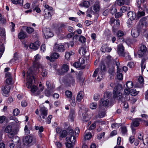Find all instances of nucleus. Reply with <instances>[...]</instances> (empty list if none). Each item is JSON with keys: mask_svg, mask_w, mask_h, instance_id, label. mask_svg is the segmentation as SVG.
Wrapping results in <instances>:
<instances>
[{"mask_svg": "<svg viewBox=\"0 0 148 148\" xmlns=\"http://www.w3.org/2000/svg\"><path fill=\"white\" fill-rule=\"evenodd\" d=\"M24 142L25 144L28 145L32 143H36V141L35 138H33L32 136L28 135L25 137Z\"/></svg>", "mask_w": 148, "mask_h": 148, "instance_id": "9", "label": "nucleus"}, {"mask_svg": "<svg viewBox=\"0 0 148 148\" xmlns=\"http://www.w3.org/2000/svg\"><path fill=\"white\" fill-rule=\"evenodd\" d=\"M40 45L39 42L36 41L34 43H32L30 44V48L34 50H36L38 49Z\"/></svg>", "mask_w": 148, "mask_h": 148, "instance_id": "20", "label": "nucleus"}, {"mask_svg": "<svg viewBox=\"0 0 148 148\" xmlns=\"http://www.w3.org/2000/svg\"><path fill=\"white\" fill-rule=\"evenodd\" d=\"M117 53L119 56H123L125 53H124V47L122 44H119V45Z\"/></svg>", "mask_w": 148, "mask_h": 148, "instance_id": "18", "label": "nucleus"}, {"mask_svg": "<svg viewBox=\"0 0 148 148\" xmlns=\"http://www.w3.org/2000/svg\"><path fill=\"white\" fill-rule=\"evenodd\" d=\"M131 34L133 37L136 38L139 34V31L137 28H133L131 31Z\"/></svg>", "mask_w": 148, "mask_h": 148, "instance_id": "21", "label": "nucleus"}, {"mask_svg": "<svg viewBox=\"0 0 148 148\" xmlns=\"http://www.w3.org/2000/svg\"><path fill=\"white\" fill-rule=\"evenodd\" d=\"M130 10V8L129 7L123 6L121 9V10L123 12H125Z\"/></svg>", "mask_w": 148, "mask_h": 148, "instance_id": "50", "label": "nucleus"}, {"mask_svg": "<svg viewBox=\"0 0 148 148\" xmlns=\"http://www.w3.org/2000/svg\"><path fill=\"white\" fill-rule=\"evenodd\" d=\"M127 26L129 27L133 26L136 23V21L134 20H131L129 19L127 22Z\"/></svg>", "mask_w": 148, "mask_h": 148, "instance_id": "29", "label": "nucleus"}, {"mask_svg": "<svg viewBox=\"0 0 148 148\" xmlns=\"http://www.w3.org/2000/svg\"><path fill=\"white\" fill-rule=\"evenodd\" d=\"M89 2L87 1H84L79 4V6L81 7H84L88 8L89 5Z\"/></svg>", "mask_w": 148, "mask_h": 148, "instance_id": "35", "label": "nucleus"}, {"mask_svg": "<svg viewBox=\"0 0 148 148\" xmlns=\"http://www.w3.org/2000/svg\"><path fill=\"white\" fill-rule=\"evenodd\" d=\"M100 8V4L98 2H96L92 7L91 14H98L99 12Z\"/></svg>", "mask_w": 148, "mask_h": 148, "instance_id": "7", "label": "nucleus"}, {"mask_svg": "<svg viewBox=\"0 0 148 148\" xmlns=\"http://www.w3.org/2000/svg\"><path fill=\"white\" fill-rule=\"evenodd\" d=\"M108 72L109 74L112 75V76H113L115 74L114 72V68L112 66L109 67L108 71Z\"/></svg>", "mask_w": 148, "mask_h": 148, "instance_id": "40", "label": "nucleus"}, {"mask_svg": "<svg viewBox=\"0 0 148 148\" xmlns=\"http://www.w3.org/2000/svg\"><path fill=\"white\" fill-rule=\"evenodd\" d=\"M53 49L55 51L62 52L64 51L65 48L64 45H63L56 44L54 45Z\"/></svg>", "mask_w": 148, "mask_h": 148, "instance_id": "12", "label": "nucleus"}, {"mask_svg": "<svg viewBox=\"0 0 148 148\" xmlns=\"http://www.w3.org/2000/svg\"><path fill=\"white\" fill-rule=\"evenodd\" d=\"M73 66L76 68H81V69H84V67L83 66H81L80 63L78 62L74 63L73 64Z\"/></svg>", "mask_w": 148, "mask_h": 148, "instance_id": "46", "label": "nucleus"}, {"mask_svg": "<svg viewBox=\"0 0 148 148\" xmlns=\"http://www.w3.org/2000/svg\"><path fill=\"white\" fill-rule=\"evenodd\" d=\"M42 32L46 38H48L53 36V34L49 28H44L42 29Z\"/></svg>", "mask_w": 148, "mask_h": 148, "instance_id": "10", "label": "nucleus"}, {"mask_svg": "<svg viewBox=\"0 0 148 148\" xmlns=\"http://www.w3.org/2000/svg\"><path fill=\"white\" fill-rule=\"evenodd\" d=\"M83 92L82 91H80L78 93L77 97V100L79 102L81 101V100L83 98Z\"/></svg>", "mask_w": 148, "mask_h": 148, "instance_id": "27", "label": "nucleus"}, {"mask_svg": "<svg viewBox=\"0 0 148 148\" xmlns=\"http://www.w3.org/2000/svg\"><path fill=\"white\" fill-rule=\"evenodd\" d=\"M74 54V52L73 51L66 52L65 56V58L67 60L69 59L70 56L73 55Z\"/></svg>", "mask_w": 148, "mask_h": 148, "instance_id": "30", "label": "nucleus"}, {"mask_svg": "<svg viewBox=\"0 0 148 148\" xmlns=\"http://www.w3.org/2000/svg\"><path fill=\"white\" fill-rule=\"evenodd\" d=\"M100 97V95L98 94H95L94 95L93 99H94L95 101L98 100L99 99Z\"/></svg>", "mask_w": 148, "mask_h": 148, "instance_id": "64", "label": "nucleus"}, {"mask_svg": "<svg viewBox=\"0 0 148 148\" xmlns=\"http://www.w3.org/2000/svg\"><path fill=\"white\" fill-rule=\"evenodd\" d=\"M36 74V73H34L33 69L31 68L29 69L27 71V86L28 88H31V91L32 94L35 96L39 95L40 92L42 91L44 89V87L41 84H39V87L38 90L37 87L36 86H32V84L35 82L34 75Z\"/></svg>", "mask_w": 148, "mask_h": 148, "instance_id": "1", "label": "nucleus"}, {"mask_svg": "<svg viewBox=\"0 0 148 148\" xmlns=\"http://www.w3.org/2000/svg\"><path fill=\"white\" fill-rule=\"evenodd\" d=\"M111 50V47H107L106 45H103L101 49V51L103 52H109Z\"/></svg>", "mask_w": 148, "mask_h": 148, "instance_id": "24", "label": "nucleus"}, {"mask_svg": "<svg viewBox=\"0 0 148 148\" xmlns=\"http://www.w3.org/2000/svg\"><path fill=\"white\" fill-rule=\"evenodd\" d=\"M65 94L69 98H71L72 95V92L71 91L69 90L66 91Z\"/></svg>", "mask_w": 148, "mask_h": 148, "instance_id": "54", "label": "nucleus"}, {"mask_svg": "<svg viewBox=\"0 0 148 148\" xmlns=\"http://www.w3.org/2000/svg\"><path fill=\"white\" fill-rule=\"evenodd\" d=\"M12 139V141H13L15 144L19 143L20 140V138L18 136L13 137Z\"/></svg>", "mask_w": 148, "mask_h": 148, "instance_id": "39", "label": "nucleus"}, {"mask_svg": "<svg viewBox=\"0 0 148 148\" xmlns=\"http://www.w3.org/2000/svg\"><path fill=\"white\" fill-rule=\"evenodd\" d=\"M117 5L119 6H122L125 4V3L124 0H117Z\"/></svg>", "mask_w": 148, "mask_h": 148, "instance_id": "51", "label": "nucleus"}, {"mask_svg": "<svg viewBox=\"0 0 148 148\" xmlns=\"http://www.w3.org/2000/svg\"><path fill=\"white\" fill-rule=\"evenodd\" d=\"M27 36V34L26 33L22 31H21L19 33L18 35V37L20 39H23Z\"/></svg>", "mask_w": 148, "mask_h": 148, "instance_id": "28", "label": "nucleus"}, {"mask_svg": "<svg viewBox=\"0 0 148 148\" xmlns=\"http://www.w3.org/2000/svg\"><path fill=\"white\" fill-rule=\"evenodd\" d=\"M130 93H132V95L136 96L138 94V92L135 89H133L131 90Z\"/></svg>", "mask_w": 148, "mask_h": 148, "instance_id": "59", "label": "nucleus"}, {"mask_svg": "<svg viewBox=\"0 0 148 148\" xmlns=\"http://www.w3.org/2000/svg\"><path fill=\"white\" fill-rule=\"evenodd\" d=\"M101 71L102 72L106 71V68L105 65L103 64H101Z\"/></svg>", "mask_w": 148, "mask_h": 148, "instance_id": "58", "label": "nucleus"}, {"mask_svg": "<svg viewBox=\"0 0 148 148\" xmlns=\"http://www.w3.org/2000/svg\"><path fill=\"white\" fill-rule=\"evenodd\" d=\"M122 87L121 85L118 84L116 86L113 91V97L117 99L119 102H123L130 99V97L128 95L131 92L130 88H125L124 89V93L126 95L124 97L122 96L121 93Z\"/></svg>", "mask_w": 148, "mask_h": 148, "instance_id": "2", "label": "nucleus"}, {"mask_svg": "<svg viewBox=\"0 0 148 148\" xmlns=\"http://www.w3.org/2000/svg\"><path fill=\"white\" fill-rule=\"evenodd\" d=\"M68 132H67L65 130H63L60 133V137L62 138H63L65 137L66 135L67 136Z\"/></svg>", "mask_w": 148, "mask_h": 148, "instance_id": "49", "label": "nucleus"}, {"mask_svg": "<svg viewBox=\"0 0 148 148\" xmlns=\"http://www.w3.org/2000/svg\"><path fill=\"white\" fill-rule=\"evenodd\" d=\"M110 12L112 14H115L117 12V9L114 6H112L110 9Z\"/></svg>", "mask_w": 148, "mask_h": 148, "instance_id": "44", "label": "nucleus"}, {"mask_svg": "<svg viewBox=\"0 0 148 148\" xmlns=\"http://www.w3.org/2000/svg\"><path fill=\"white\" fill-rule=\"evenodd\" d=\"M126 86L128 88H132L133 86V84L132 82L130 81H128L126 83Z\"/></svg>", "mask_w": 148, "mask_h": 148, "instance_id": "43", "label": "nucleus"}, {"mask_svg": "<svg viewBox=\"0 0 148 148\" xmlns=\"http://www.w3.org/2000/svg\"><path fill=\"white\" fill-rule=\"evenodd\" d=\"M146 24V21L145 18H143L140 20V24L142 26V28H143L144 27H145Z\"/></svg>", "mask_w": 148, "mask_h": 148, "instance_id": "37", "label": "nucleus"}, {"mask_svg": "<svg viewBox=\"0 0 148 148\" xmlns=\"http://www.w3.org/2000/svg\"><path fill=\"white\" fill-rule=\"evenodd\" d=\"M69 67L68 65L67 64H64L62 66V73L64 72H67L68 70H69ZM62 74L61 73L60 74Z\"/></svg>", "mask_w": 148, "mask_h": 148, "instance_id": "31", "label": "nucleus"}, {"mask_svg": "<svg viewBox=\"0 0 148 148\" xmlns=\"http://www.w3.org/2000/svg\"><path fill=\"white\" fill-rule=\"evenodd\" d=\"M53 88H51L50 89L49 88L46 89L45 91V94L46 96L47 97L50 96L51 94L53 92Z\"/></svg>", "mask_w": 148, "mask_h": 148, "instance_id": "26", "label": "nucleus"}, {"mask_svg": "<svg viewBox=\"0 0 148 148\" xmlns=\"http://www.w3.org/2000/svg\"><path fill=\"white\" fill-rule=\"evenodd\" d=\"M74 144H71L69 143H66V146L67 148H73V146L74 145Z\"/></svg>", "mask_w": 148, "mask_h": 148, "instance_id": "57", "label": "nucleus"}, {"mask_svg": "<svg viewBox=\"0 0 148 148\" xmlns=\"http://www.w3.org/2000/svg\"><path fill=\"white\" fill-rule=\"evenodd\" d=\"M34 29L30 27H27L26 31L28 34H31L34 32Z\"/></svg>", "mask_w": 148, "mask_h": 148, "instance_id": "53", "label": "nucleus"}, {"mask_svg": "<svg viewBox=\"0 0 148 148\" xmlns=\"http://www.w3.org/2000/svg\"><path fill=\"white\" fill-rule=\"evenodd\" d=\"M41 68V75L43 77H45L47 75L48 72V70L44 68Z\"/></svg>", "mask_w": 148, "mask_h": 148, "instance_id": "34", "label": "nucleus"}, {"mask_svg": "<svg viewBox=\"0 0 148 148\" xmlns=\"http://www.w3.org/2000/svg\"><path fill=\"white\" fill-rule=\"evenodd\" d=\"M97 106V105L96 103L95 102H92L90 104V108L92 109H96Z\"/></svg>", "mask_w": 148, "mask_h": 148, "instance_id": "47", "label": "nucleus"}, {"mask_svg": "<svg viewBox=\"0 0 148 148\" xmlns=\"http://www.w3.org/2000/svg\"><path fill=\"white\" fill-rule=\"evenodd\" d=\"M103 72L101 71V73H99L98 74V76L97 79L99 80H100L103 78Z\"/></svg>", "mask_w": 148, "mask_h": 148, "instance_id": "60", "label": "nucleus"}, {"mask_svg": "<svg viewBox=\"0 0 148 148\" xmlns=\"http://www.w3.org/2000/svg\"><path fill=\"white\" fill-rule=\"evenodd\" d=\"M147 49L146 46L143 45H140L139 49L138 52V54L140 57L144 56L147 54Z\"/></svg>", "mask_w": 148, "mask_h": 148, "instance_id": "8", "label": "nucleus"}, {"mask_svg": "<svg viewBox=\"0 0 148 148\" xmlns=\"http://www.w3.org/2000/svg\"><path fill=\"white\" fill-rule=\"evenodd\" d=\"M41 115L42 116L43 119H45V116L47 115V108L44 107H41L40 110Z\"/></svg>", "mask_w": 148, "mask_h": 148, "instance_id": "19", "label": "nucleus"}, {"mask_svg": "<svg viewBox=\"0 0 148 148\" xmlns=\"http://www.w3.org/2000/svg\"><path fill=\"white\" fill-rule=\"evenodd\" d=\"M11 1L13 4H18L21 6H23V0H11Z\"/></svg>", "mask_w": 148, "mask_h": 148, "instance_id": "32", "label": "nucleus"}, {"mask_svg": "<svg viewBox=\"0 0 148 148\" xmlns=\"http://www.w3.org/2000/svg\"><path fill=\"white\" fill-rule=\"evenodd\" d=\"M13 113L14 116H17L19 113V111L18 109H15L14 110Z\"/></svg>", "mask_w": 148, "mask_h": 148, "instance_id": "63", "label": "nucleus"}, {"mask_svg": "<svg viewBox=\"0 0 148 148\" xmlns=\"http://www.w3.org/2000/svg\"><path fill=\"white\" fill-rule=\"evenodd\" d=\"M142 120L141 119L136 118L135 119L132 121V123L131 124V126L132 130L133 129V127H137L140 125V122Z\"/></svg>", "mask_w": 148, "mask_h": 148, "instance_id": "14", "label": "nucleus"}, {"mask_svg": "<svg viewBox=\"0 0 148 148\" xmlns=\"http://www.w3.org/2000/svg\"><path fill=\"white\" fill-rule=\"evenodd\" d=\"M66 140L68 142H70L74 144L76 141V138L74 135L73 130L70 128L68 129V134Z\"/></svg>", "mask_w": 148, "mask_h": 148, "instance_id": "4", "label": "nucleus"}, {"mask_svg": "<svg viewBox=\"0 0 148 148\" xmlns=\"http://www.w3.org/2000/svg\"><path fill=\"white\" fill-rule=\"evenodd\" d=\"M5 77L6 78V83L7 85L11 84L12 83V76L11 73L9 72H7L5 75Z\"/></svg>", "mask_w": 148, "mask_h": 148, "instance_id": "15", "label": "nucleus"}, {"mask_svg": "<svg viewBox=\"0 0 148 148\" xmlns=\"http://www.w3.org/2000/svg\"><path fill=\"white\" fill-rule=\"evenodd\" d=\"M121 132L122 134L124 135L126 134L127 132V129L125 126H122L121 127Z\"/></svg>", "mask_w": 148, "mask_h": 148, "instance_id": "41", "label": "nucleus"}, {"mask_svg": "<svg viewBox=\"0 0 148 148\" xmlns=\"http://www.w3.org/2000/svg\"><path fill=\"white\" fill-rule=\"evenodd\" d=\"M145 15V12L144 10L142 8H138V12L136 15L138 18H140L141 16H144Z\"/></svg>", "mask_w": 148, "mask_h": 148, "instance_id": "23", "label": "nucleus"}, {"mask_svg": "<svg viewBox=\"0 0 148 148\" xmlns=\"http://www.w3.org/2000/svg\"><path fill=\"white\" fill-rule=\"evenodd\" d=\"M75 115V114L74 110H71L69 115V118L72 121H73Z\"/></svg>", "mask_w": 148, "mask_h": 148, "instance_id": "36", "label": "nucleus"}, {"mask_svg": "<svg viewBox=\"0 0 148 148\" xmlns=\"http://www.w3.org/2000/svg\"><path fill=\"white\" fill-rule=\"evenodd\" d=\"M86 134L84 136V138L86 140H89L91 137V134L90 132H85Z\"/></svg>", "mask_w": 148, "mask_h": 148, "instance_id": "42", "label": "nucleus"}, {"mask_svg": "<svg viewBox=\"0 0 148 148\" xmlns=\"http://www.w3.org/2000/svg\"><path fill=\"white\" fill-rule=\"evenodd\" d=\"M10 87L8 85H6L5 86H3L2 88V93L3 95L7 96L10 92Z\"/></svg>", "mask_w": 148, "mask_h": 148, "instance_id": "13", "label": "nucleus"}, {"mask_svg": "<svg viewBox=\"0 0 148 148\" xmlns=\"http://www.w3.org/2000/svg\"><path fill=\"white\" fill-rule=\"evenodd\" d=\"M5 47L3 44H2V45L1 46V48H0V56L1 57L2 55H3Z\"/></svg>", "mask_w": 148, "mask_h": 148, "instance_id": "55", "label": "nucleus"}, {"mask_svg": "<svg viewBox=\"0 0 148 148\" xmlns=\"http://www.w3.org/2000/svg\"><path fill=\"white\" fill-rule=\"evenodd\" d=\"M19 57L17 53H15L13 56V58L10 61L11 63L14 62L18 60Z\"/></svg>", "mask_w": 148, "mask_h": 148, "instance_id": "33", "label": "nucleus"}, {"mask_svg": "<svg viewBox=\"0 0 148 148\" xmlns=\"http://www.w3.org/2000/svg\"><path fill=\"white\" fill-rule=\"evenodd\" d=\"M115 17L117 18L121 17L122 15V13L121 12H118L115 14Z\"/></svg>", "mask_w": 148, "mask_h": 148, "instance_id": "62", "label": "nucleus"}, {"mask_svg": "<svg viewBox=\"0 0 148 148\" xmlns=\"http://www.w3.org/2000/svg\"><path fill=\"white\" fill-rule=\"evenodd\" d=\"M120 70H119V72L117 73H119L117 75V77L118 79L119 80H121L123 78V75L122 73H120Z\"/></svg>", "mask_w": 148, "mask_h": 148, "instance_id": "56", "label": "nucleus"}, {"mask_svg": "<svg viewBox=\"0 0 148 148\" xmlns=\"http://www.w3.org/2000/svg\"><path fill=\"white\" fill-rule=\"evenodd\" d=\"M112 95V94L110 92H106L104 94V98L108 99L110 98Z\"/></svg>", "mask_w": 148, "mask_h": 148, "instance_id": "45", "label": "nucleus"}, {"mask_svg": "<svg viewBox=\"0 0 148 148\" xmlns=\"http://www.w3.org/2000/svg\"><path fill=\"white\" fill-rule=\"evenodd\" d=\"M86 39L83 36H81L79 38V40L82 43H84L86 41Z\"/></svg>", "mask_w": 148, "mask_h": 148, "instance_id": "61", "label": "nucleus"}, {"mask_svg": "<svg viewBox=\"0 0 148 148\" xmlns=\"http://www.w3.org/2000/svg\"><path fill=\"white\" fill-rule=\"evenodd\" d=\"M125 34L124 33L123 31L121 30L118 31L116 33V35L118 37L123 36H124Z\"/></svg>", "mask_w": 148, "mask_h": 148, "instance_id": "52", "label": "nucleus"}, {"mask_svg": "<svg viewBox=\"0 0 148 148\" xmlns=\"http://www.w3.org/2000/svg\"><path fill=\"white\" fill-rule=\"evenodd\" d=\"M40 58V56L39 54H37L34 57L35 60L34 62L33 67L34 68V70H36V72L34 73H37L39 71L38 69L41 68V66L40 64L39 63L38 61Z\"/></svg>", "mask_w": 148, "mask_h": 148, "instance_id": "5", "label": "nucleus"}, {"mask_svg": "<svg viewBox=\"0 0 148 148\" xmlns=\"http://www.w3.org/2000/svg\"><path fill=\"white\" fill-rule=\"evenodd\" d=\"M127 15L129 19L131 20H134L137 17L136 13L132 11H129L127 13Z\"/></svg>", "mask_w": 148, "mask_h": 148, "instance_id": "22", "label": "nucleus"}, {"mask_svg": "<svg viewBox=\"0 0 148 148\" xmlns=\"http://www.w3.org/2000/svg\"><path fill=\"white\" fill-rule=\"evenodd\" d=\"M7 145L10 148H13L15 146V143L12 141V139L6 142Z\"/></svg>", "mask_w": 148, "mask_h": 148, "instance_id": "38", "label": "nucleus"}, {"mask_svg": "<svg viewBox=\"0 0 148 148\" xmlns=\"http://www.w3.org/2000/svg\"><path fill=\"white\" fill-rule=\"evenodd\" d=\"M99 112L98 117L99 118H101L104 117L106 115L105 110V108L102 107V106H100L99 108Z\"/></svg>", "mask_w": 148, "mask_h": 148, "instance_id": "17", "label": "nucleus"}, {"mask_svg": "<svg viewBox=\"0 0 148 148\" xmlns=\"http://www.w3.org/2000/svg\"><path fill=\"white\" fill-rule=\"evenodd\" d=\"M18 128L12 129V125H9L5 128L4 132L8 133V136L10 138H13L16 135L18 131Z\"/></svg>", "mask_w": 148, "mask_h": 148, "instance_id": "3", "label": "nucleus"}, {"mask_svg": "<svg viewBox=\"0 0 148 148\" xmlns=\"http://www.w3.org/2000/svg\"><path fill=\"white\" fill-rule=\"evenodd\" d=\"M44 7L45 8L44 10V18L46 19H50L52 16L51 12L52 11L53 8L51 6L47 4L45 5Z\"/></svg>", "mask_w": 148, "mask_h": 148, "instance_id": "6", "label": "nucleus"}, {"mask_svg": "<svg viewBox=\"0 0 148 148\" xmlns=\"http://www.w3.org/2000/svg\"><path fill=\"white\" fill-rule=\"evenodd\" d=\"M60 57V55L58 53L54 52L52 53L50 57L47 56L46 58L49 60L51 62H53L56 59H57Z\"/></svg>", "mask_w": 148, "mask_h": 148, "instance_id": "11", "label": "nucleus"}, {"mask_svg": "<svg viewBox=\"0 0 148 148\" xmlns=\"http://www.w3.org/2000/svg\"><path fill=\"white\" fill-rule=\"evenodd\" d=\"M5 31L3 29L0 28V36H1L3 38H5Z\"/></svg>", "mask_w": 148, "mask_h": 148, "instance_id": "48", "label": "nucleus"}, {"mask_svg": "<svg viewBox=\"0 0 148 148\" xmlns=\"http://www.w3.org/2000/svg\"><path fill=\"white\" fill-rule=\"evenodd\" d=\"M100 103L104 106H107L109 103V100L105 98L102 99L100 101Z\"/></svg>", "mask_w": 148, "mask_h": 148, "instance_id": "25", "label": "nucleus"}, {"mask_svg": "<svg viewBox=\"0 0 148 148\" xmlns=\"http://www.w3.org/2000/svg\"><path fill=\"white\" fill-rule=\"evenodd\" d=\"M75 83L74 78L71 76H69L66 82V85L68 86H73Z\"/></svg>", "mask_w": 148, "mask_h": 148, "instance_id": "16", "label": "nucleus"}]
</instances>
